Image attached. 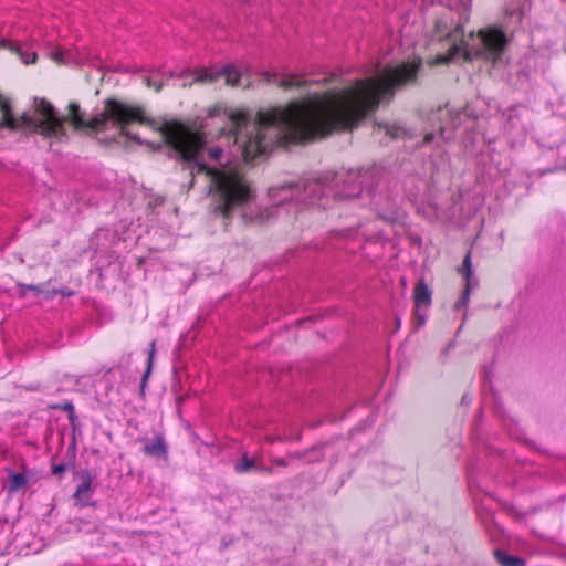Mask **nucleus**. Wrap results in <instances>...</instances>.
Here are the masks:
<instances>
[{
    "label": "nucleus",
    "instance_id": "nucleus-23",
    "mask_svg": "<svg viewBox=\"0 0 566 566\" xmlns=\"http://www.w3.org/2000/svg\"><path fill=\"white\" fill-rule=\"evenodd\" d=\"M274 463L280 467H286L287 462L283 458H277L274 460Z\"/></svg>",
    "mask_w": 566,
    "mask_h": 566
},
{
    "label": "nucleus",
    "instance_id": "nucleus-6",
    "mask_svg": "<svg viewBox=\"0 0 566 566\" xmlns=\"http://www.w3.org/2000/svg\"><path fill=\"white\" fill-rule=\"evenodd\" d=\"M80 484L77 485L73 497L76 501V504L81 507L90 504V499L93 494V481L94 476L88 470H83L80 472Z\"/></svg>",
    "mask_w": 566,
    "mask_h": 566
},
{
    "label": "nucleus",
    "instance_id": "nucleus-18",
    "mask_svg": "<svg viewBox=\"0 0 566 566\" xmlns=\"http://www.w3.org/2000/svg\"><path fill=\"white\" fill-rule=\"evenodd\" d=\"M21 287L24 290L33 291L36 294H48L49 296L51 295V292L45 289V284H40V285L24 284V285H21Z\"/></svg>",
    "mask_w": 566,
    "mask_h": 566
},
{
    "label": "nucleus",
    "instance_id": "nucleus-22",
    "mask_svg": "<svg viewBox=\"0 0 566 566\" xmlns=\"http://www.w3.org/2000/svg\"><path fill=\"white\" fill-rule=\"evenodd\" d=\"M65 471V467L63 464H54L52 467V473L54 475H62Z\"/></svg>",
    "mask_w": 566,
    "mask_h": 566
},
{
    "label": "nucleus",
    "instance_id": "nucleus-26",
    "mask_svg": "<svg viewBox=\"0 0 566 566\" xmlns=\"http://www.w3.org/2000/svg\"><path fill=\"white\" fill-rule=\"evenodd\" d=\"M433 139V135L432 134H427L423 138V143L424 144H429L431 143V140Z\"/></svg>",
    "mask_w": 566,
    "mask_h": 566
},
{
    "label": "nucleus",
    "instance_id": "nucleus-8",
    "mask_svg": "<svg viewBox=\"0 0 566 566\" xmlns=\"http://www.w3.org/2000/svg\"><path fill=\"white\" fill-rule=\"evenodd\" d=\"M143 452L149 457L167 460L168 450L164 437L161 434L156 436L151 442L144 446Z\"/></svg>",
    "mask_w": 566,
    "mask_h": 566
},
{
    "label": "nucleus",
    "instance_id": "nucleus-25",
    "mask_svg": "<svg viewBox=\"0 0 566 566\" xmlns=\"http://www.w3.org/2000/svg\"><path fill=\"white\" fill-rule=\"evenodd\" d=\"M220 154H221V150H220V149H218V148L212 149V150L210 151V156H211V157H213V158H219Z\"/></svg>",
    "mask_w": 566,
    "mask_h": 566
},
{
    "label": "nucleus",
    "instance_id": "nucleus-29",
    "mask_svg": "<svg viewBox=\"0 0 566 566\" xmlns=\"http://www.w3.org/2000/svg\"><path fill=\"white\" fill-rule=\"evenodd\" d=\"M35 59H36V55L33 54L32 55V60L31 61H27L25 63L29 64V63H34L35 62Z\"/></svg>",
    "mask_w": 566,
    "mask_h": 566
},
{
    "label": "nucleus",
    "instance_id": "nucleus-1",
    "mask_svg": "<svg viewBox=\"0 0 566 566\" xmlns=\"http://www.w3.org/2000/svg\"><path fill=\"white\" fill-rule=\"evenodd\" d=\"M420 66V59L387 66L380 76L356 80L352 86L259 111L255 134L243 144L244 160L251 161L268 150L264 130L269 127L283 126L285 138L295 144L353 132L384 99L394 97L396 87L415 82Z\"/></svg>",
    "mask_w": 566,
    "mask_h": 566
},
{
    "label": "nucleus",
    "instance_id": "nucleus-2",
    "mask_svg": "<svg viewBox=\"0 0 566 566\" xmlns=\"http://www.w3.org/2000/svg\"><path fill=\"white\" fill-rule=\"evenodd\" d=\"M33 108V115L23 113L14 116L10 101L0 95V128L17 130L30 127L44 138H63L66 136L65 124L69 123L74 132H86L92 137L115 129L120 137L143 144L142 138L132 133L129 127L155 125V119L147 114L143 105L116 97L104 99L102 112L87 120L84 119L76 102L69 103L66 116H59L54 105L44 97H35Z\"/></svg>",
    "mask_w": 566,
    "mask_h": 566
},
{
    "label": "nucleus",
    "instance_id": "nucleus-19",
    "mask_svg": "<svg viewBox=\"0 0 566 566\" xmlns=\"http://www.w3.org/2000/svg\"><path fill=\"white\" fill-rule=\"evenodd\" d=\"M144 84L148 88H154L156 93H159L164 87L161 82H153L148 76L144 78Z\"/></svg>",
    "mask_w": 566,
    "mask_h": 566
},
{
    "label": "nucleus",
    "instance_id": "nucleus-11",
    "mask_svg": "<svg viewBox=\"0 0 566 566\" xmlns=\"http://www.w3.org/2000/svg\"><path fill=\"white\" fill-rule=\"evenodd\" d=\"M494 557L501 566H525V562L522 558L507 555L501 549L494 551Z\"/></svg>",
    "mask_w": 566,
    "mask_h": 566
},
{
    "label": "nucleus",
    "instance_id": "nucleus-16",
    "mask_svg": "<svg viewBox=\"0 0 566 566\" xmlns=\"http://www.w3.org/2000/svg\"><path fill=\"white\" fill-rule=\"evenodd\" d=\"M155 350H156V342L153 340L150 343V348H149V352H148V359H147V368H146V371L143 376V379H142V390H144L145 386H146V382H147V379L151 373V369H153V363H154V357H155Z\"/></svg>",
    "mask_w": 566,
    "mask_h": 566
},
{
    "label": "nucleus",
    "instance_id": "nucleus-7",
    "mask_svg": "<svg viewBox=\"0 0 566 566\" xmlns=\"http://www.w3.org/2000/svg\"><path fill=\"white\" fill-rule=\"evenodd\" d=\"M458 271L463 274L465 279V286L462 293L461 298L457 302L455 308H460V306H465L469 302V295H470V279L472 275V264H471V252L469 251L463 261L462 265L458 269Z\"/></svg>",
    "mask_w": 566,
    "mask_h": 566
},
{
    "label": "nucleus",
    "instance_id": "nucleus-20",
    "mask_svg": "<svg viewBox=\"0 0 566 566\" xmlns=\"http://www.w3.org/2000/svg\"><path fill=\"white\" fill-rule=\"evenodd\" d=\"M59 408L67 411L70 413V418L73 419L75 410H74V406L71 402H65V403L61 405Z\"/></svg>",
    "mask_w": 566,
    "mask_h": 566
},
{
    "label": "nucleus",
    "instance_id": "nucleus-3",
    "mask_svg": "<svg viewBox=\"0 0 566 566\" xmlns=\"http://www.w3.org/2000/svg\"><path fill=\"white\" fill-rule=\"evenodd\" d=\"M151 129L159 133L164 145L169 149L170 157L187 164H196L198 172H203L211 178V185L224 170L199 163V158L207 145V135L203 126L192 119H166L159 126Z\"/></svg>",
    "mask_w": 566,
    "mask_h": 566
},
{
    "label": "nucleus",
    "instance_id": "nucleus-12",
    "mask_svg": "<svg viewBox=\"0 0 566 566\" xmlns=\"http://www.w3.org/2000/svg\"><path fill=\"white\" fill-rule=\"evenodd\" d=\"M9 493H17L19 490L24 488L28 483V479L23 473L11 472L9 475Z\"/></svg>",
    "mask_w": 566,
    "mask_h": 566
},
{
    "label": "nucleus",
    "instance_id": "nucleus-13",
    "mask_svg": "<svg viewBox=\"0 0 566 566\" xmlns=\"http://www.w3.org/2000/svg\"><path fill=\"white\" fill-rule=\"evenodd\" d=\"M276 85L284 91H287L291 88L305 87L307 86V82L295 75H291L287 78L276 81Z\"/></svg>",
    "mask_w": 566,
    "mask_h": 566
},
{
    "label": "nucleus",
    "instance_id": "nucleus-28",
    "mask_svg": "<svg viewBox=\"0 0 566 566\" xmlns=\"http://www.w3.org/2000/svg\"><path fill=\"white\" fill-rule=\"evenodd\" d=\"M101 142H102V143H105V144H111V143L115 142V138H112V139H108V140L103 139V140H101Z\"/></svg>",
    "mask_w": 566,
    "mask_h": 566
},
{
    "label": "nucleus",
    "instance_id": "nucleus-17",
    "mask_svg": "<svg viewBox=\"0 0 566 566\" xmlns=\"http://www.w3.org/2000/svg\"><path fill=\"white\" fill-rule=\"evenodd\" d=\"M254 468H256L254 460L248 458V455L244 453L242 455L241 462L235 465V471L238 473H247Z\"/></svg>",
    "mask_w": 566,
    "mask_h": 566
},
{
    "label": "nucleus",
    "instance_id": "nucleus-9",
    "mask_svg": "<svg viewBox=\"0 0 566 566\" xmlns=\"http://www.w3.org/2000/svg\"><path fill=\"white\" fill-rule=\"evenodd\" d=\"M413 303L416 308L428 307L431 303V291L423 280H419L413 287Z\"/></svg>",
    "mask_w": 566,
    "mask_h": 566
},
{
    "label": "nucleus",
    "instance_id": "nucleus-5",
    "mask_svg": "<svg viewBox=\"0 0 566 566\" xmlns=\"http://www.w3.org/2000/svg\"><path fill=\"white\" fill-rule=\"evenodd\" d=\"M478 36L481 40L482 48L469 46L464 40H461L460 43H453L447 53L438 54L431 62V65L448 64L460 53L467 62L475 59L496 60L502 55L507 45L505 33L497 28L481 29L478 31Z\"/></svg>",
    "mask_w": 566,
    "mask_h": 566
},
{
    "label": "nucleus",
    "instance_id": "nucleus-21",
    "mask_svg": "<svg viewBox=\"0 0 566 566\" xmlns=\"http://www.w3.org/2000/svg\"><path fill=\"white\" fill-rule=\"evenodd\" d=\"M56 294H61L63 296H71L73 294V291L70 290V289H62L60 291L54 290V291H51V295L50 296L52 297V296H54Z\"/></svg>",
    "mask_w": 566,
    "mask_h": 566
},
{
    "label": "nucleus",
    "instance_id": "nucleus-27",
    "mask_svg": "<svg viewBox=\"0 0 566 566\" xmlns=\"http://www.w3.org/2000/svg\"><path fill=\"white\" fill-rule=\"evenodd\" d=\"M258 470L263 471V472H266V473H271V472H272V470H271V469H269V468H263V467H258Z\"/></svg>",
    "mask_w": 566,
    "mask_h": 566
},
{
    "label": "nucleus",
    "instance_id": "nucleus-10",
    "mask_svg": "<svg viewBox=\"0 0 566 566\" xmlns=\"http://www.w3.org/2000/svg\"><path fill=\"white\" fill-rule=\"evenodd\" d=\"M229 120L231 123V128L228 134L237 138L241 128L248 125L249 114L243 109H234L230 112Z\"/></svg>",
    "mask_w": 566,
    "mask_h": 566
},
{
    "label": "nucleus",
    "instance_id": "nucleus-14",
    "mask_svg": "<svg viewBox=\"0 0 566 566\" xmlns=\"http://www.w3.org/2000/svg\"><path fill=\"white\" fill-rule=\"evenodd\" d=\"M219 74L224 77L227 85L239 86L241 75L234 67L227 66Z\"/></svg>",
    "mask_w": 566,
    "mask_h": 566
},
{
    "label": "nucleus",
    "instance_id": "nucleus-15",
    "mask_svg": "<svg viewBox=\"0 0 566 566\" xmlns=\"http://www.w3.org/2000/svg\"><path fill=\"white\" fill-rule=\"evenodd\" d=\"M220 77L219 73H211L208 70H201L196 73L192 83H214Z\"/></svg>",
    "mask_w": 566,
    "mask_h": 566
},
{
    "label": "nucleus",
    "instance_id": "nucleus-24",
    "mask_svg": "<svg viewBox=\"0 0 566 566\" xmlns=\"http://www.w3.org/2000/svg\"><path fill=\"white\" fill-rule=\"evenodd\" d=\"M276 78H277V75H276V74H273V75H272V74H270V73H265V80H266V82H269V83H270L272 80H273V81H276Z\"/></svg>",
    "mask_w": 566,
    "mask_h": 566
},
{
    "label": "nucleus",
    "instance_id": "nucleus-4",
    "mask_svg": "<svg viewBox=\"0 0 566 566\" xmlns=\"http://www.w3.org/2000/svg\"><path fill=\"white\" fill-rule=\"evenodd\" d=\"M214 198V212L224 220L231 218L234 209L247 205L252 199V188L238 170H224L210 187Z\"/></svg>",
    "mask_w": 566,
    "mask_h": 566
}]
</instances>
